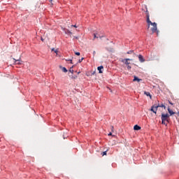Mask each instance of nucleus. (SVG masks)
Returning <instances> with one entry per match:
<instances>
[{
  "label": "nucleus",
  "instance_id": "f257e3e1",
  "mask_svg": "<svg viewBox=\"0 0 179 179\" xmlns=\"http://www.w3.org/2000/svg\"><path fill=\"white\" fill-rule=\"evenodd\" d=\"M148 23V28L147 29L149 30L150 29L152 31V34H154V33L157 32V34H159V31H157V24L156 22H152V21H150V22ZM150 26H152V27L150 28Z\"/></svg>",
  "mask_w": 179,
  "mask_h": 179
},
{
  "label": "nucleus",
  "instance_id": "f03ea898",
  "mask_svg": "<svg viewBox=\"0 0 179 179\" xmlns=\"http://www.w3.org/2000/svg\"><path fill=\"white\" fill-rule=\"evenodd\" d=\"M120 61L127 66V71H131V69H132V66H130L131 62H128L132 61V59H120Z\"/></svg>",
  "mask_w": 179,
  "mask_h": 179
},
{
  "label": "nucleus",
  "instance_id": "7ed1b4c3",
  "mask_svg": "<svg viewBox=\"0 0 179 179\" xmlns=\"http://www.w3.org/2000/svg\"><path fill=\"white\" fill-rule=\"evenodd\" d=\"M169 118H170V115H169V113H162V124L164 125H167V122H169Z\"/></svg>",
  "mask_w": 179,
  "mask_h": 179
},
{
  "label": "nucleus",
  "instance_id": "20e7f679",
  "mask_svg": "<svg viewBox=\"0 0 179 179\" xmlns=\"http://www.w3.org/2000/svg\"><path fill=\"white\" fill-rule=\"evenodd\" d=\"M145 15H146V22L147 23H150V15L149 14V11L148 10V6H145Z\"/></svg>",
  "mask_w": 179,
  "mask_h": 179
},
{
  "label": "nucleus",
  "instance_id": "39448f33",
  "mask_svg": "<svg viewBox=\"0 0 179 179\" xmlns=\"http://www.w3.org/2000/svg\"><path fill=\"white\" fill-rule=\"evenodd\" d=\"M157 108H159V106H152L151 107L150 111H152V113H154V114H157Z\"/></svg>",
  "mask_w": 179,
  "mask_h": 179
},
{
  "label": "nucleus",
  "instance_id": "423d86ee",
  "mask_svg": "<svg viewBox=\"0 0 179 179\" xmlns=\"http://www.w3.org/2000/svg\"><path fill=\"white\" fill-rule=\"evenodd\" d=\"M138 57L140 62H141V63L145 62V58H143V56H142V55H138Z\"/></svg>",
  "mask_w": 179,
  "mask_h": 179
},
{
  "label": "nucleus",
  "instance_id": "0eeeda50",
  "mask_svg": "<svg viewBox=\"0 0 179 179\" xmlns=\"http://www.w3.org/2000/svg\"><path fill=\"white\" fill-rule=\"evenodd\" d=\"M102 69H104V67L103 66H100L97 67V70L99 71V73H102L103 71Z\"/></svg>",
  "mask_w": 179,
  "mask_h": 179
},
{
  "label": "nucleus",
  "instance_id": "6e6552de",
  "mask_svg": "<svg viewBox=\"0 0 179 179\" xmlns=\"http://www.w3.org/2000/svg\"><path fill=\"white\" fill-rule=\"evenodd\" d=\"M134 131H139V129H141V127L138 126V124H136L134 127Z\"/></svg>",
  "mask_w": 179,
  "mask_h": 179
},
{
  "label": "nucleus",
  "instance_id": "1a4fd4ad",
  "mask_svg": "<svg viewBox=\"0 0 179 179\" xmlns=\"http://www.w3.org/2000/svg\"><path fill=\"white\" fill-rule=\"evenodd\" d=\"M134 82H141V80H142V79H140V78H138V77H136V76H134Z\"/></svg>",
  "mask_w": 179,
  "mask_h": 179
},
{
  "label": "nucleus",
  "instance_id": "9d476101",
  "mask_svg": "<svg viewBox=\"0 0 179 179\" xmlns=\"http://www.w3.org/2000/svg\"><path fill=\"white\" fill-rule=\"evenodd\" d=\"M103 37H104V36H100L99 35L94 34V38H103Z\"/></svg>",
  "mask_w": 179,
  "mask_h": 179
},
{
  "label": "nucleus",
  "instance_id": "9b49d317",
  "mask_svg": "<svg viewBox=\"0 0 179 179\" xmlns=\"http://www.w3.org/2000/svg\"><path fill=\"white\" fill-rule=\"evenodd\" d=\"M144 94H145V96H149V97L152 99V95H150V92L145 91Z\"/></svg>",
  "mask_w": 179,
  "mask_h": 179
},
{
  "label": "nucleus",
  "instance_id": "f8f14e48",
  "mask_svg": "<svg viewBox=\"0 0 179 179\" xmlns=\"http://www.w3.org/2000/svg\"><path fill=\"white\" fill-rule=\"evenodd\" d=\"M14 61H15V64H16V65H20V59H14Z\"/></svg>",
  "mask_w": 179,
  "mask_h": 179
},
{
  "label": "nucleus",
  "instance_id": "ddd939ff",
  "mask_svg": "<svg viewBox=\"0 0 179 179\" xmlns=\"http://www.w3.org/2000/svg\"><path fill=\"white\" fill-rule=\"evenodd\" d=\"M168 111H169L170 115H173V114H176V113H174L173 110H171L170 109V108H168Z\"/></svg>",
  "mask_w": 179,
  "mask_h": 179
},
{
  "label": "nucleus",
  "instance_id": "4468645a",
  "mask_svg": "<svg viewBox=\"0 0 179 179\" xmlns=\"http://www.w3.org/2000/svg\"><path fill=\"white\" fill-rule=\"evenodd\" d=\"M62 71L63 72H64V73L68 72V70H67L66 68H65V67H62Z\"/></svg>",
  "mask_w": 179,
  "mask_h": 179
},
{
  "label": "nucleus",
  "instance_id": "2eb2a0df",
  "mask_svg": "<svg viewBox=\"0 0 179 179\" xmlns=\"http://www.w3.org/2000/svg\"><path fill=\"white\" fill-rule=\"evenodd\" d=\"M69 72H71V73H73V66L70 68Z\"/></svg>",
  "mask_w": 179,
  "mask_h": 179
},
{
  "label": "nucleus",
  "instance_id": "dca6fc26",
  "mask_svg": "<svg viewBox=\"0 0 179 179\" xmlns=\"http://www.w3.org/2000/svg\"><path fill=\"white\" fill-rule=\"evenodd\" d=\"M127 54H135L134 50H129L127 52Z\"/></svg>",
  "mask_w": 179,
  "mask_h": 179
},
{
  "label": "nucleus",
  "instance_id": "f3484780",
  "mask_svg": "<svg viewBox=\"0 0 179 179\" xmlns=\"http://www.w3.org/2000/svg\"><path fill=\"white\" fill-rule=\"evenodd\" d=\"M159 107H162L164 108V110H166V106L162 104V105H158Z\"/></svg>",
  "mask_w": 179,
  "mask_h": 179
},
{
  "label": "nucleus",
  "instance_id": "a211bd4d",
  "mask_svg": "<svg viewBox=\"0 0 179 179\" xmlns=\"http://www.w3.org/2000/svg\"><path fill=\"white\" fill-rule=\"evenodd\" d=\"M101 155H102V156H106V155H107V151L103 152L101 153Z\"/></svg>",
  "mask_w": 179,
  "mask_h": 179
},
{
  "label": "nucleus",
  "instance_id": "6ab92c4d",
  "mask_svg": "<svg viewBox=\"0 0 179 179\" xmlns=\"http://www.w3.org/2000/svg\"><path fill=\"white\" fill-rule=\"evenodd\" d=\"M84 59H85V58H83V57H82L81 59H80L78 60L79 64H80V62H82V61H83Z\"/></svg>",
  "mask_w": 179,
  "mask_h": 179
},
{
  "label": "nucleus",
  "instance_id": "aec40b11",
  "mask_svg": "<svg viewBox=\"0 0 179 179\" xmlns=\"http://www.w3.org/2000/svg\"><path fill=\"white\" fill-rule=\"evenodd\" d=\"M75 54H76V55H80V52H76Z\"/></svg>",
  "mask_w": 179,
  "mask_h": 179
},
{
  "label": "nucleus",
  "instance_id": "412c9836",
  "mask_svg": "<svg viewBox=\"0 0 179 179\" xmlns=\"http://www.w3.org/2000/svg\"><path fill=\"white\" fill-rule=\"evenodd\" d=\"M110 128H111L112 132H114V127H113V126H111Z\"/></svg>",
  "mask_w": 179,
  "mask_h": 179
},
{
  "label": "nucleus",
  "instance_id": "4be33fe9",
  "mask_svg": "<svg viewBox=\"0 0 179 179\" xmlns=\"http://www.w3.org/2000/svg\"><path fill=\"white\" fill-rule=\"evenodd\" d=\"M67 34H72V32H71L69 30H67Z\"/></svg>",
  "mask_w": 179,
  "mask_h": 179
},
{
  "label": "nucleus",
  "instance_id": "5701e85b",
  "mask_svg": "<svg viewBox=\"0 0 179 179\" xmlns=\"http://www.w3.org/2000/svg\"><path fill=\"white\" fill-rule=\"evenodd\" d=\"M108 135V136H111L113 135V133L110 132Z\"/></svg>",
  "mask_w": 179,
  "mask_h": 179
},
{
  "label": "nucleus",
  "instance_id": "b1692460",
  "mask_svg": "<svg viewBox=\"0 0 179 179\" xmlns=\"http://www.w3.org/2000/svg\"><path fill=\"white\" fill-rule=\"evenodd\" d=\"M66 61H70V62H71V64H73V63H72V59H66Z\"/></svg>",
  "mask_w": 179,
  "mask_h": 179
},
{
  "label": "nucleus",
  "instance_id": "393cba45",
  "mask_svg": "<svg viewBox=\"0 0 179 179\" xmlns=\"http://www.w3.org/2000/svg\"><path fill=\"white\" fill-rule=\"evenodd\" d=\"M55 54H58V50H55Z\"/></svg>",
  "mask_w": 179,
  "mask_h": 179
},
{
  "label": "nucleus",
  "instance_id": "a878e982",
  "mask_svg": "<svg viewBox=\"0 0 179 179\" xmlns=\"http://www.w3.org/2000/svg\"><path fill=\"white\" fill-rule=\"evenodd\" d=\"M93 55H94V57L96 55V51L93 52Z\"/></svg>",
  "mask_w": 179,
  "mask_h": 179
},
{
  "label": "nucleus",
  "instance_id": "bb28decb",
  "mask_svg": "<svg viewBox=\"0 0 179 179\" xmlns=\"http://www.w3.org/2000/svg\"><path fill=\"white\" fill-rule=\"evenodd\" d=\"M71 27H78L76 25H71Z\"/></svg>",
  "mask_w": 179,
  "mask_h": 179
},
{
  "label": "nucleus",
  "instance_id": "cd10ccee",
  "mask_svg": "<svg viewBox=\"0 0 179 179\" xmlns=\"http://www.w3.org/2000/svg\"><path fill=\"white\" fill-rule=\"evenodd\" d=\"M52 51H55V48H52Z\"/></svg>",
  "mask_w": 179,
  "mask_h": 179
},
{
  "label": "nucleus",
  "instance_id": "c85d7f7f",
  "mask_svg": "<svg viewBox=\"0 0 179 179\" xmlns=\"http://www.w3.org/2000/svg\"><path fill=\"white\" fill-rule=\"evenodd\" d=\"M41 41H44V39L43 38H41Z\"/></svg>",
  "mask_w": 179,
  "mask_h": 179
},
{
  "label": "nucleus",
  "instance_id": "c756f323",
  "mask_svg": "<svg viewBox=\"0 0 179 179\" xmlns=\"http://www.w3.org/2000/svg\"><path fill=\"white\" fill-rule=\"evenodd\" d=\"M169 103H171V106H173V103H171V101H169Z\"/></svg>",
  "mask_w": 179,
  "mask_h": 179
},
{
  "label": "nucleus",
  "instance_id": "7c9ffc66",
  "mask_svg": "<svg viewBox=\"0 0 179 179\" xmlns=\"http://www.w3.org/2000/svg\"><path fill=\"white\" fill-rule=\"evenodd\" d=\"M50 1V2H52V0H49Z\"/></svg>",
  "mask_w": 179,
  "mask_h": 179
}]
</instances>
